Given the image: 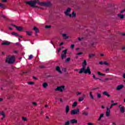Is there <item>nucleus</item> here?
<instances>
[{
	"label": "nucleus",
	"instance_id": "obj_59",
	"mask_svg": "<svg viewBox=\"0 0 125 125\" xmlns=\"http://www.w3.org/2000/svg\"><path fill=\"white\" fill-rule=\"evenodd\" d=\"M78 41H82V38H81V37H79L78 38Z\"/></svg>",
	"mask_w": 125,
	"mask_h": 125
},
{
	"label": "nucleus",
	"instance_id": "obj_60",
	"mask_svg": "<svg viewBox=\"0 0 125 125\" xmlns=\"http://www.w3.org/2000/svg\"><path fill=\"white\" fill-rule=\"evenodd\" d=\"M93 124H92V123H88V125H92Z\"/></svg>",
	"mask_w": 125,
	"mask_h": 125
},
{
	"label": "nucleus",
	"instance_id": "obj_3",
	"mask_svg": "<svg viewBox=\"0 0 125 125\" xmlns=\"http://www.w3.org/2000/svg\"><path fill=\"white\" fill-rule=\"evenodd\" d=\"M6 61L8 64H13L15 62V56H12L6 58Z\"/></svg>",
	"mask_w": 125,
	"mask_h": 125
},
{
	"label": "nucleus",
	"instance_id": "obj_1",
	"mask_svg": "<svg viewBox=\"0 0 125 125\" xmlns=\"http://www.w3.org/2000/svg\"><path fill=\"white\" fill-rule=\"evenodd\" d=\"M25 3H26V4H29L31 7L40 8V9H42V8L38 6H36L37 3L39 5H42V6H50V2H40V0H39L27 1H25Z\"/></svg>",
	"mask_w": 125,
	"mask_h": 125
},
{
	"label": "nucleus",
	"instance_id": "obj_36",
	"mask_svg": "<svg viewBox=\"0 0 125 125\" xmlns=\"http://www.w3.org/2000/svg\"><path fill=\"white\" fill-rule=\"evenodd\" d=\"M22 119L23 121H24V122H26V121H27V118L24 117H22Z\"/></svg>",
	"mask_w": 125,
	"mask_h": 125
},
{
	"label": "nucleus",
	"instance_id": "obj_13",
	"mask_svg": "<svg viewBox=\"0 0 125 125\" xmlns=\"http://www.w3.org/2000/svg\"><path fill=\"white\" fill-rule=\"evenodd\" d=\"M11 42L8 41H4L3 42L1 43L2 45H9Z\"/></svg>",
	"mask_w": 125,
	"mask_h": 125
},
{
	"label": "nucleus",
	"instance_id": "obj_54",
	"mask_svg": "<svg viewBox=\"0 0 125 125\" xmlns=\"http://www.w3.org/2000/svg\"><path fill=\"white\" fill-rule=\"evenodd\" d=\"M109 71H110V69L109 68H107L106 70H105V71L106 72H109Z\"/></svg>",
	"mask_w": 125,
	"mask_h": 125
},
{
	"label": "nucleus",
	"instance_id": "obj_28",
	"mask_svg": "<svg viewBox=\"0 0 125 125\" xmlns=\"http://www.w3.org/2000/svg\"><path fill=\"white\" fill-rule=\"evenodd\" d=\"M116 105H118V103H113L112 104H111L110 105V109H112V107L113 106H115Z\"/></svg>",
	"mask_w": 125,
	"mask_h": 125
},
{
	"label": "nucleus",
	"instance_id": "obj_64",
	"mask_svg": "<svg viewBox=\"0 0 125 125\" xmlns=\"http://www.w3.org/2000/svg\"><path fill=\"white\" fill-rule=\"evenodd\" d=\"M101 56L103 57L104 56V55L103 54H101Z\"/></svg>",
	"mask_w": 125,
	"mask_h": 125
},
{
	"label": "nucleus",
	"instance_id": "obj_50",
	"mask_svg": "<svg viewBox=\"0 0 125 125\" xmlns=\"http://www.w3.org/2000/svg\"><path fill=\"white\" fill-rule=\"evenodd\" d=\"M90 97H91V99L93 100L94 99V97H93V95H92V96H90Z\"/></svg>",
	"mask_w": 125,
	"mask_h": 125
},
{
	"label": "nucleus",
	"instance_id": "obj_34",
	"mask_svg": "<svg viewBox=\"0 0 125 125\" xmlns=\"http://www.w3.org/2000/svg\"><path fill=\"white\" fill-rule=\"evenodd\" d=\"M92 75H93V79H94V80H99V78H96V77L94 74H92Z\"/></svg>",
	"mask_w": 125,
	"mask_h": 125
},
{
	"label": "nucleus",
	"instance_id": "obj_15",
	"mask_svg": "<svg viewBox=\"0 0 125 125\" xmlns=\"http://www.w3.org/2000/svg\"><path fill=\"white\" fill-rule=\"evenodd\" d=\"M117 16L119 17L120 19H124V18H125V15L123 14H117Z\"/></svg>",
	"mask_w": 125,
	"mask_h": 125
},
{
	"label": "nucleus",
	"instance_id": "obj_22",
	"mask_svg": "<svg viewBox=\"0 0 125 125\" xmlns=\"http://www.w3.org/2000/svg\"><path fill=\"white\" fill-rule=\"evenodd\" d=\"M56 70L59 72V73H60V74H62V71L60 70V67L59 66L56 67Z\"/></svg>",
	"mask_w": 125,
	"mask_h": 125
},
{
	"label": "nucleus",
	"instance_id": "obj_19",
	"mask_svg": "<svg viewBox=\"0 0 125 125\" xmlns=\"http://www.w3.org/2000/svg\"><path fill=\"white\" fill-rule=\"evenodd\" d=\"M26 33L28 36H29V37L32 36V35L33 34V32L32 31H26Z\"/></svg>",
	"mask_w": 125,
	"mask_h": 125
},
{
	"label": "nucleus",
	"instance_id": "obj_61",
	"mask_svg": "<svg viewBox=\"0 0 125 125\" xmlns=\"http://www.w3.org/2000/svg\"><path fill=\"white\" fill-rule=\"evenodd\" d=\"M33 79L34 80H38V79L35 77H33Z\"/></svg>",
	"mask_w": 125,
	"mask_h": 125
},
{
	"label": "nucleus",
	"instance_id": "obj_29",
	"mask_svg": "<svg viewBox=\"0 0 125 125\" xmlns=\"http://www.w3.org/2000/svg\"><path fill=\"white\" fill-rule=\"evenodd\" d=\"M82 115H83V116H88V112H83Z\"/></svg>",
	"mask_w": 125,
	"mask_h": 125
},
{
	"label": "nucleus",
	"instance_id": "obj_23",
	"mask_svg": "<svg viewBox=\"0 0 125 125\" xmlns=\"http://www.w3.org/2000/svg\"><path fill=\"white\" fill-rule=\"evenodd\" d=\"M71 10V9H70V8H68L66 11L64 12V14H67V13H69V12H70Z\"/></svg>",
	"mask_w": 125,
	"mask_h": 125
},
{
	"label": "nucleus",
	"instance_id": "obj_8",
	"mask_svg": "<svg viewBox=\"0 0 125 125\" xmlns=\"http://www.w3.org/2000/svg\"><path fill=\"white\" fill-rule=\"evenodd\" d=\"M63 54H62V59L63 60L64 58H66V54H67V49L62 51Z\"/></svg>",
	"mask_w": 125,
	"mask_h": 125
},
{
	"label": "nucleus",
	"instance_id": "obj_46",
	"mask_svg": "<svg viewBox=\"0 0 125 125\" xmlns=\"http://www.w3.org/2000/svg\"><path fill=\"white\" fill-rule=\"evenodd\" d=\"M33 55H30V56H29V60H31V59H32V58H33Z\"/></svg>",
	"mask_w": 125,
	"mask_h": 125
},
{
	"label": "nucleus",
	"instance_id": "obj_16",
	"mask_svg": "<svg viewBox=\"0 0 125 125\" xmlns=\"http://www.w3.org/2000/svg\"><path fill=\"white\" fill-rule=\"evenodd\" d=\"M103 94L104 95H105V96H107V97H111V95H110L109 94V93H108V92L107 91H104L103 93Z\"/></svg>",
	"mask_w": 125,
	"mask_h": 125
},
{
	"label": "nucleus",
	"instance_id": "obj_33",
	"mask_svg": "<svg viewBox=\"0 0 125 125\" xmlns=\"http://www.w3.org/2000/svg\"><path fill=\"white\" fill-rule=\"evenodd\" d=\"M94 56H95V54H90L89 55V57L90 58H91L92 57H93Z\"/></svg>",
	"mask_w": 125,
	"mask_h": 125
},
{
	"label": "nucleus",
	"instance_id": "obj_51",
	"mask_svg": "<svg viewBox=\"0 0 125 125\" xmlns=\"http://www.w3.org/2000/svg\"><path fill=\"white\" fill-rule=\"evenodd\" d=\"M81 94H82V93H81V92H78L77 93V95H81Z\"/></svg>",
	"mask_w": 125,
	"mask_h": 125
},
{
	"label": "nucleus",
	"instance_id": "obj_11",
	"mask_svg": "<svg viewBox=\"0 0 125 125\" xmlns=\"http://www.w3.org/2000/svg\"><path fill=\"white\" fill-rule=\"evenodd\" d=\"M11 34L13 35V36H14L15 37H19L20 38H23V36L20 35L18 33L16 32H12Z\"/></svg>",
	"mask_w": 125,
	"mask_h": 125
},
{
	"label": "nucleus",
	"instance_id": "obj_56",
	"mask_svg": "<svg viewBox=\"0 0 125 125\" xmlns=\"http://www.w3.org/2000/svg\"><path fill=\"white\" fill-rule=\"evenodd\" d=\"M2 1L3 2H6V1H7V0H2Z\"/></svg>",
	"mask_w": 125,
	"mask_h": 125
},
{
	"label": "nucleus",
	"instance_id": "obj_12",
	"mask_svg": "<svg viewBox=\"0 0 125 125\" xmlns=\"http://www.w3.org/2000/svg\"><path fill=\"white\" fill-rule=\"evenodd\" d=\"M125 85L124 84H120L118 86H117L116 88L117 90H121V89H123L124 88Z\"/></svg>",
	"mask_w": 125,
	"mask_h": 125
},
{
	"label": "nucleus",
	"instance_id": "obj_63",
	"mask_svg": "<svg viewBox=\"0 0 125 125\" xmlns=\"http://www.w3.org/2000/svg\"><path fill=\"white\" fill-rule=\"evenodd\" d=\"M123 78H124V79H125V73L123 74Z\"/></svg>",
	"mask_w": 125,
	"mask_h": 125
},
{
	"label": "nucleus",
	"instance_id": "obj_35",
	"mask_svg": "<svg viewBox=\"0 0 125 125\" xmlns=\"http://www.w3.org/2000/svg\"><path fill=\"white\" fill-rule=\"evenodd\" d=\"M35 83L33 82H29L28 83V84H30V85H32L33 84H34Z\"/></svg>",
	"mask_w": 125,
	"mask_h": 125
},
{
	"label": "nucleus",
	"instance_id": "obj_37",
	"mask_svg": "<svg viewBox=\"0 0 125 125\" xmlns=\"http://www.w3.org/2000/svg\"><path fill=\"white\" fill-rule=\"evenodd\" d=\"M45 28H46V29H50V28H51V26H50V25H45Z\"/></svg>",
	"mask_w": 125,
	"mask_h": 125
},
{
	"label": "nucleus",
	"instance_id": "obj_24",
	"mask_svg": "<svg viewBox=\"0 0 125 125\" xmlns=\"http://www.w3.org/2000/svg\"><path fill=\"white\" fill-rule=\"evenodd\" d=\"M97 74H98V75H99V76H106V74H103V73H101V72H98Z\"/></svg>",
	"mask_w": 125,
	"mask_h": 125
},
{
	"label": "nucleus",
	"instance_id": "obj_55",
	"mask_svg": "<svg viewBox=\"0 0 125 125\" xmlns=\"http://www.w3.org/2000/svg\"><path fill=\"white\" fill-rule=\"evenodd\" d=\"M63 44H64V42H62L60 43V46L63 45Z\"/></svg>",
	"mask_w": 125,
	"mask_h": 125
},
{
	"label": "nucleus",
	"instance_id": "obj_5",
	"mask_svg": "<svg viewBox=\"0 0 125 125\" xmlns=\"http://www.w3.org/2000/svg\"><path fill=\"white\" fill-rule=\"evenodd\" d=\"M80 113V109H74L71 110V115H77Z\"/></svg>",
	"mask_w": 125,
	"mask_h": 125
},
{
	"label": "nucleus",
	"instance_id": "obj_41",
	"mask_svg": "<svg viewBox=\"0 0 125 125\" xmlns=\"http://www.w3.org/2000/svg\"><path fill=\"white\" fill-rule=\"evenodd\" d=\"M112 78H105L104 79V81H112Z\"/></svg>",
	"mask_w": 125,
	"mask_h": 125
},
{
	"label": "nucleus",
	"instance_id": "obj_7",
	"mask_svg": "<svg viewBox=\"0 0 125 125\" xmlns=\"http://www.w3.org/2000/svg\"><path fill=\"white\" fill-rule=\"evenodd\" d=\"M118 107L120 108V112H121L122 114H124L125 113V106H123L122 104H119Z\"/></svg>",
	"mask_w": 125,
	"mask_h": 125
},
{
	"label": "nucleus",
	"instance_id": "obj_43",
	"mask_svg": "<svg viewBox=\"0 0 125 125\" xmlns=\"http://www.w3.org/2000/svg\"><path fill=\"white\" fill-rule=\"evenodd\" d=\"M0 7H1L2 8H4V6L3 4H1V3H0Z\"/></svg>",
	"mask_w": 125,
	"mask_h": 125
},
{
	"label": "nucleus",
	"instance_id": "obj_44",
	"mask_svg": "<svg viewBox=\"0 0 125 125\" xmlns=\"http://www.w3.org/2000/svg\"><path fill=\"white\" fill-rule=\"evenodd\" d=\"M72 17H76V13H75V12H72Z\"/></svg>",
	"mask_w": 125,
	"mask_h": 125
},
{
	"label": "nucleus",
	"instance_id": "obj_30",
	"mask_svg": "<svg viewBox=\"0 0 125 125\" xmlns=\"http://www.w3.org/2000/svg\"><path fill=\"white\" fill-rule=\"evenodd\" d=\"M83 99H84L83 98V97H80V98H79V99H78V101H79V102H82V101H83Z\"/></svg>",
	"mask_w": 125,
	"mask_h": 125
},
{
	"label": "nucleus",
	"instance_id": "obj_18",
	"mask_svg": "<svg viewBox=\"0 0 125 125\" xmlns=\"http://www.w3.org/2000/svg\"><path fill=\"white\" fill-rule=\"evenodd\" d=\"M34 31H35V33H39L40 32V30L36 26H34L33 28Z\"/></svg>",
	"mask_w": 125,
	"mask_h": 125
},
{
	"label": "nucleus",
	"instance_id": "obj_31",
	"mask_svg": "<svg viewBox=\"0 0 125 125\" xmlns=\"http://www.w3.org/2000/svg\"><path fill=\"white\" fill-rule=\"evenodd\" d=\"M78 105V103L77 102H74L72 104V107H76Z\"/></svg>",
	"mask_w": 125,
	"mask_h": 125
},
{
	"label": "nucleus",
	"instance_id": "obj_32",
	"mask_svg": "<svg viewBox=\"0 0 125 125\" xmlns=\"http://www.w3.org/2000/svg\"><path fill=\"white\" fill-rule=\"evenodd\" d=\"M97 98H101L102 96H101V94L100 93H97Z\"/></svg>",
	"mask_w": 125,
	"mask_h": 125
},
{
	"label": "nucleus",
	"instance_id": "obj_26",
	"mask_svg": "<svg viewBox=\"0 0 125 125\" xmlns=\"http://www.w3.org/2000/svg\"><path fill=\"white\" fill-rule=\"evenodd\" d=\"M0 114L2 116L3 118H5V114L4 113V111H1L0 112Z\"/></svg>",
	"mask_w": 125,
	"mask_h": 125
},
{
	"label": "nucleus",
	"instance_id": "obj_17",
	"mask_svg": "<svg viewBox=\"0 0 125 125\" xmlns=\"http://www.w3.org/2000/svg\"><path fill=\"white\" fill-rule=\"evenodd\" d=\"M42 86L44 88H46V87H47V86H48V83H43Z\"/></svg>",
	"mask_w": 125,
	"mask_h": 125
},
{
	"label": "nucleus",
	"instance_id": "obj_58",
	"mask_svg": "<svg viewBox=\"0 0 125 125\" xmlns=\"http://www.w3.org/2000/svg\"><path fill=\"white\" fill-rule=\"evenodd\" d=\"M9 30H10L11 31H12V30H13V29H12V28H11V27H9Z\"/></svg>",
	"mask_w": 125,
	"mask_h": 125
},
{
	"label": "nucleus",
	"instance_id": "obj_62",
	"mask_svg": "<svg viewBox=\"0 0 125 125\" xmlns=\"http://www.w3.org/2000/svg\"><path fill=\"white\" fill-rule=\"evenodd\" d=\"M102 109H105V106H104V105H102Z\"/></svg>",
	"mask_w": 125,
	"mask_h": 125
},
{
	"label": "nucleus",
	"instance_id": "obj_48",
	"mask_svg": "<svg viewBox=\"0 0 125 125\" xmlns=\"http://www.w3.org/2000/svg\"><path fill=\"white\" fill-rule=\"evenodd\" d=\"M39 67L41 69H43V68H44V66H43V65H40Z\"/></svg>",
	"mask_w": 125,
	"mask_h": 125
},
{
	"label": "nucleus",
	"instance_id": "obj_53",
	"mask_svg": "<svg viewBox=\"0 0 125 125\" xmlns=\"http://www.w3.org/2000/svg\"><path fill=\"white\" fill-rule=\"evenodd\" d=\"M92 95V92H90L89 93V96H91Z\"/></svg>",
	"mask_w": 125,
	"mask_h": 125
},
{
	"label": "nucleus",
	"instance_id": "obj_47",
	"mask_svg": "<svg viewBox=\"0 0 125 125\" xmlns=\"http://www.w3.org/2000/svg\"><path fill=\"white\" fill-rule=\"evenodd\" d=\"M125 8H124V9H123L120 11V13L123 14V13H124V12H125Z\"/></svg>",
	"mask_w": 125,
	"mask_h": 125
},
{
	"label": "nucleus",
	"instance_id": "obj_10",
	"mask_svg": "<svg viewBox=\"0 0 125 125\" xmlns=\"http://www.w3.org/2000/svg\"><path fill=\"white\" fill-rule=\"evenodd\" d=\"M110 108L109 107H108V106L106 107V112L105 113V115L106 116V117H109L110 116Z\"/></svg>",
	"mask_w": 125,
	"mask_h": 125
},
{
	"label": "nucleus",
	"instance_id": "obj_49",
	"mask_svg": "<svg viewBox=\"0 0 125 125\" xmlns=\"http://www.w3.org/2000/svg\"><path fill=\"white\" fill-rule=\"evenodd\" d=\"M83 54V52H79L77 53V55H82Z\"/></svg>",
	"mask_w": 125,
	"mask_h": 125
},
{
	"label": "nucleus",
	"instance_id": "obj_14",
	"mask_svg": "<svg viewBox=\"0 0 125 125\" xmlns=\"http://www.w3.org/2000/svg\"><path fill=\"white\" fill-rule=\"evenodd\" d=\"M70 111V106L69 105H66L65 106V113L68 114Z\"/></svg>",
	"mask_w": 125,
	"mask_h": 125
},
{
	"label": "nucleus",
	"instance_id": "obj_52",
	"mask_svg": "<svg viewBox=\"0 0 125 125\" xmlns=\"http://www.w3.org/2000/svg\"><path fill=\"white\" fill-rule=\"evenodd\" d=\"M32 104H33V105H34L35 106H36V105H37V103H36V102H33V103H32Z\"/></svg>",
	"mask_w": 125,
	"mask_h": 125
},
{
	"label": "nucleus",
	"instance_id": "obj_9",
	"mask_svg": "<svg viewBox=\"0 0 125 125\" xmlns=\"http://www.w3.org/2000/svg\"><path fill=\"white\" fill-rule=\"evenodd\" d=\"M69 122L72 125H74V124H78V120H77L76 119L70 120H69Z\"/></svg>",
	"mask_w": 125,
	"mask_h": 125
},
{
	"label": "nucleus",
	"instance_id": "obj_38",
	"mask_svg": "<svg viewBox=\"0 0 125 125\" xmlns=\"http://www.w3.org/2000/svg\"><path fill=\"white\" fill-rule=\"evenodd\" d=\"M65 15L66 16H69V17H72V14H69V13H68L67 14H65Z\"/></svg>",
	"mask_w": 125,
	"mask_h": 125
},
{
	"label": "nucleus",
	"instance_id": "obj_45",
	"mask_svg": "<svg viewBox=\"0 0 125 125\" xmlns=\"http://www.w3.org/2000/svg\"><path fill=\"white\" fill-rule=\"evenodd\" d=\"M100 65H104V62L101 61L99 62Z\"/></svg>",
	"mask_w": 125,
	"mask_h": 125
},
{
	"label": "nucleus",
	"instance_id": "obj_27",
	"mask_svg": "<svg viewBox=\"0 0 125 125\" xmlns=\"http://www.w3.org/2000/svg\"><path fill=\"white\" fill-rule=\"evenodd\" d=\"M87 65V62H86V60H84L83 63H82V65L86 66Z\"/></svg>",
	"mask_w": 125,
	"mask_h": 125
},
{
	"label": "nucleus",
	"instance_id": "obj_40",
	"mask_svg": "<svg viewBox=\"0 0 125 125\" xmlns=\"http://www.w3.org/2000/svg\"><path fill=\"white\" fill-rule=\"evenodd\" d=\"M71 60V58H67L66 60H65V62H69Z\"/></svg>",
	"mask_w": 125,
	"mask_h": 125
},
{
	"label": "nucleus",
	"instance_id": "obj_20",
	"mask_svg": "<svg viewBox=\"0 0 125 125\" xmlns=\"http://www.w3.org/2000/svg\"><path fill=\"white\" fill-rule=\"evenodd\" d=\"M71 124L70 122V120H67L63 124V125H70Z\"/></svg>",
	"mask_w": 125,
	"mask_h": 125
},
{
	"label": "nucleus",
	"instance_id": "obj_21",
	"mask_svg": "<svg viewBox=\"0 0 125 125\" xmlns=\"http://www.w3.org/2000/svg\"><path fill=\"white\" fill-rule=\"evenodd\" d=\"M103 117H104V114L102 113L100 115V117H99V119H98V121H101V119H102V118H103Z\"/></svg>",
	"mask_w": 125,
	"mask_h": 125
},
{
	"label": "nucleus",
	"instance_id": "obj_57",
	"mask_svg": "<svg viewBox=\"0 0 125 125\" xmlns=\"http://www.w3.org/2000/svg\"><path fill=\"white\" fill-rule=\"evenodd\" d=\"M61 50V48H60L58 50V52H60V51Z\"/></svg>",
	"mask_w": 125,
	"mask_h": 125
},
{
	"label": "nucleus",
	"instance_id": "obj_4",
	"mask_svg": "<svg viewBox=\"0 0 125 125\" xmlns=\"http://www.w3.org/2000/svg\"><path fill=\"white\" fill-rule=\"evenodd\" d=\"M65 90L64 85L58 86L56 89H55V91H61V92H62L63 90Z\"/></svg>",
	"mask_w": 125,
	"mask_h": 125
},
{
	"label": "nucleus",
	"instance_id": "obj_39",
	"mask_svg": "<svg viewBox=\"0 0 125 125\" xmlns=\"http://www.w3.org/2000/svg\"><path fill=\"white\" fill-rule=\"evenodd\" d=\"M104 65L108 66V65H109V63L107 62H104Z\"/></svg>",
	"mask_w": 125,
	"mask_h": 125
},
{
	"label": "nucleus",
	"instance_id": "obj_42",
	"mask_svg": "<svg viewBox=\"0 0 125 125\" xmlns=\"http://www.w3.org/2000/svg\"><path fill=\"white\" fill-rule=\"evenodd\" d=\"M70 47L72 49H74V48L75 47V44H71V46H70Z\"/></svg>",
	"mask_w": 125,
	"mask_h": 125
},
{
	"label": "nucleus",
	"instance_id": "obj_6",
	"mask_svg": "<svg viewBox=\"0 0 125 125\" xmlns=\"http://www.w3.org/2000/svg\"><path fill=\"white\" fill-rule=\"evenodd\" d=\"M11 25L15 27V28H16L18 30V31L20 32H21L23 30V28L21 26H18L17 25H16L13 23L11 24Z\"/></svg>",
	"mask_w": 125,
	"mask_h": 125
},
{
	"label": "nucleus",
	"instance_id": "obj_2",
	"mask_svg": "<svg viewBox=\"0 0 125 125\" xmlns=\"http://www.w3.org/2000/svg\"><path fill=\"white\" fill-rule=\"evenodd\" d=\"M86 65H82V68L80 69V71L79 72V74H89V75L91 74V71H90V68L89 66H88L87 68L85 69Z\"/></svg>",
	"mask_w": 125,
	"mask_h": 125
},
{
	"label": "nucleus",
	"instance_id": "obj_25",
	"mask_svg": "<svg viewBox=\"0 0 125 125\" xmlns=\"http://www.w3.org/2000/svg\"><path fill=\"white\" fill-rule=\"evenodd\" d=\"M62 37L64 39H69V36H67V34H63Z\"/></svg>",
	"mask_w": 125,
	"mask_h": 125
}]
</instances>
